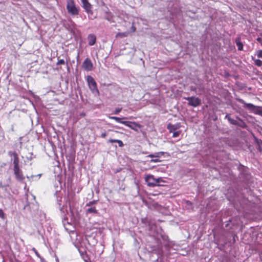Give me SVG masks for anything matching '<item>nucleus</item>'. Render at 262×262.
<instances>
[{
    "mask_svg": "<svg viewBox=\"0 0 262 262\" xmlns=\"http://www.w3.org/2000/svg\"><path fill=\"white\" fill-rule=\"evenodd\" d=\"M105 136H106V134L105 133H102L101 134V137H102L104 138Z\"/></svg>",
    "mask_w": 262,
    "mask_h": 262,
    "instance_id": "nucleus-33",
    "label": "nucleus"
},
{
    "mask_svg": "<svg viewBox=\"0 0 262 262\" xmlns=\"http://www.w3.org/2000/svg\"><path fill=\"white\" fill-rule=\"evenodd\" d=\"M237 119L239 121H238V124H237V126H239L242 128H245L247 126L245 122L243 121L242 119H241L239 117H237Z\"/></svg>",
    "mask_w": 262,
    "mask_h": 262,
    "instance_id": "nucleus-19",
    "label": "nucleus"
},
{
    "mask_svg": "<svg viewBox=\"0 0 262 262\" xmlns=\"http://www.w3.org/2000/svg\"><path fill=\"white\" fill-rule=\"evenodd\" d=\"M151 161V162H155V163H156V162H159L160 161L159 160V159H152V160H151V161Z\"/></svg>",
    "mask_w": 262,
    "mask_h": 262,
    "instance_id": "nucleus-32",
    "label": "nucleus"
},
{
    "mask_svg": "<svg viewBox=\"0 0 262 262\" xmlns=\"http://www.w3.org/2000/svg\"><path fill=\"white\" fill-rule=\"evenodd\" d=\"M235 43L238 48V50L239 51H242L243 50V45L242 42L241 41L240 38H236L235 39Z\"/></svg>",
    "mask_w": 262,
    "mask_h": 262,
    "instance_id": "nucleus-15",
    "label": "nucleus"
},
{
    "mask_svg": "<svg viewBox=\"0 0 262 262\" xmlns=\"http://www.w3.org/2000/svg\"><path fill=\"white\" fill-rule=\"evenodd\" d=\"M256 40H257L258 42H259V43L261 44V45L262 46V38H261V37H258V38H257Z\"/></svg>",
    "mask_w": 262,
    "mask_h": 262,
    "instance_id": "nucleus-30",
    "label": "nucleus"
},
{
    "mask_svg": "<svg viewBox=\"0 0 262 262\" xmlns=\"http://www.w3.org/2000/svg\"><path fill=\"white\" fill-rule=\"evenodd\" d=\"M83 8L87 12H89L91 10V6L88 0H81Z\"/></svg>",
    "mask_w": 262,
    "mask_h": 262,
    "instance_id": "nucleus-10",
    "label": "nucleus"
},
{
    "mask_svg": "<svg viewBox=\"0 0 262 262\" xmlns=\"http://www.w3.org/2000/svg\"><path fill=\"white\" fill-rule=\"evenodd\" d=\"M184 99L188 101V105L193 107H196L201 105V100L195 97H184Z\"/></svg>",
    "mask_w": 262,
    "mask_h": 262,
    "instance_id": "nucleus-3",
    "label": "nucleus"
},
{
    "mask_svg": "<svg viewBox=\"0 0 262 262\" xmlns=\"http://www.w3.org/2000/svg\"><path fill=\"white\" fill-rule=\"evenodd\" d=\"M128 34V32H120L118 33L117 34V36L120 37H126Z\"/></svg>",
    "mask_w": 262,
    "mask_h": 262,
    "instance_id": "nucleus-22",
    "label": "nucleus"
},
{
    "mask_svg": "<svg viewBox=\"0 0 262 262\" xmlns=\"http://www.w3.org/2000/svg\"><path fill=\"white\" fill-rule=\"evenodd\" d=\"M91 237H90L89 239H88V241H89V242H90V241H91Z\"/></svg>",
    "mask_w": 262,
    "mask_h": 262,
    "instance_id": "nucleus-34",
    "label": "nucleus"
},
{
    "mask_svg": "<svg viewBox=\"0 0 262 262\" xmlns=\"http://www.w3.org/2000/svg\"><path fill=\"white\" fill-rule=\"evenodd\" d=\"M256 54L258 58H262V50L256 51Z\"/></svg>",
    "mask_w": 262,
    "mask_h": 262,
    "instance_id": "nucleus-24",
    "label": "nucleus"
},
{
    "mask_svg": "<svg viewBox=\"0 0 262 262\" xmlns=\"http://www.w3.org/2000/svg\"><path fill=\"white\" fill-rule=\"evenodd\" d=\"M9 155L14 158L13 164L14 169L19 168V159L16 152H10Z\"/></svg>",
    "mask_w": 262,
    "mask_h": 262,
    "instance_id": "nucleus-8",
    "label": "nucleus"
},
{
    "mask_svg": "<svg viewBox=\"0 0 262 262\" xmlns=\"http://www.w3.org/2000/svg\"><path fill=\"white\" fill-rule=\"evenodd\" d=\"M122 110L121 107H118L115 109L114 114H118Z\"/></svg>",
    "mask_w": 262,
    "mask_h": 262,
    "instance_id": "nucleus-26",
    "label": "nucleus"
},
{
    "mask_svg": "<svg viewBox=\"0 0 262 262\" xmlns=\"http://www.w3.org/2000/svg\"><path fill=\"white\" fill-rule=\"evenodd\" d=\"M88 41L89 45H93L96 41V37L94 35H89L88 36Z\"/></svg>",
    "mask_w": 262,
    "mask_h": 262,
    "instance_id": "nucleus-14",
    "label": "nucleus"
},
{
    "mask_svg": "<svg viewBox=\"0 0 262 262\" xmlns=\"http://www.w3.org/2000/svg\"><path fill=\"white\" fill-rule=\"evenodd\" d=\"M104 17L106 19L108 20L109 21L111 22L113 21V15L112 14L111 12L110 11H106L104 12Z\"/></svg>",
    "mask_w": 262,
    "mask_h": 262,
    "instance_id": "nucleus-13",
    "label": "nucleus"
},
{
    "mask_svg": "<svg viewBox=\"0 0 262 262\" xmlns=\"http://www.w3.org/2000/svg\"><path fill=\"white\" fill-rule=\"evenodd\" d=\"M123 124L135 131H138V128L142 127L141 125L136 122L126 121V122H123Z\"/></svg>",
    "mask_w": 262,
    "mask_h": 262,
    "instance_id": "nucleus-5",
    "label": "nucleus"
},
{
    "mask_svg": "<svg viewBox=\"0 0 262 262\" xmlns=\"http://www.w3.org/2000/svg\"><path fill=\"white\" fill-rule=\"evenodd\" d=\"M82 68L86 71H91L92 70L93 65L91 61L86 58L82 64Z\"/></svg>",
    "mask_w": 262,
    "mask_h": 262,
    "instance_id": "nucleus-7",
    "label": "nucleus"
},
{
    "mask_svg": "<svg viewBox=\"0 0 262 262\" xmlns=\"http://www.w3.org/2000/svg\"><path fill=\"white\" fill-rule=\"evenodd\" d=\"M87 81L89 86L92 92H98L97 83L92 76H88L87 77Z\"/></svg>",
    "mask_w": 262,
    "mask_h": 262,
    "instance_id": "nucleus-4",
    "label": "nucleus"
},
{
    "mask_svg": "<svg viewBox=\"0 0 262 262\" xmlns=\"http://www.w3.org/2000/svg\"><path fill=\"white\" fill-rule=\"evenodd\" d=\"M111 119L114 120L117 122L120 123L121 124H123V122H126L125 121H122V119H126L127 118L126 117H123V118H119L118 117H110Z\"/></svg>",
    "mask_w": 262,
    "mask_h": 262,
    "instance_id": "nucleus-16",
    "label": "nucleus"
},
{
    "mask_svg": "<svg viewBox=\"0 0 262 262\" xmlns=\"http://www.w3.org/2000/svg\"><path fill=\"white\" fill-rule=\"evenodd\" d=\"M181 133V132L180 130L177 131V132H173V135H172V137L176 138V137L179 136Z\"/></svg>",
    "mask_w": 262,
    "mask_h": 262,
    "instance_id": "nucleus-25",
    "label": "nucleus"
},
{
    "mask_svg": "<svg viewBox=\"0 0 262 262\" xmlns=\"http://www.w3.org/2000/svg\"><path fill=\"white\" fill-rule=\"evenodd\" d=\"M167 128L169 130V132L172 133L179 128V126L178 125H173L171 123H169L167 125Z\"/></svg>",
    "mask_w": 262,
    "mask_h": 262,
    "instance_id": "nucleus-11",
    "label": "nucleus"
},
{
    "mask_svg": "<svg viewBox=\"0 0 262 262\" xmlns=\"http://www.w3.org/2000/svg\"><path fill=\"white\" fill-rule=\"evenodd\" d=\"M86 213L88 214L93 213L96 214L97 213V211L95 207H90L87 209Z\"/></svg>",
    "mask_w": 262,
    "mask_h": 262,
    "instance_id": "nucleus-17",
    "label": "nucleus"
},
{
    "mask_svg": "<svg viewBox=\"0 0 262 262\" xmlns=\"http://www.w3.org/2000/svg\"><path fill=\"white\" fill-rule=\"evenodd\" d=\"M164 155V152L161 151L155 153V154H150L148 156V157L151 158H160Z\"/></svg>",
    "mask_w": 262,
    "mask_h": 262,
    "instance_id": "nucleus-18",
    "label": "nucleus"
},
{
    "mask_svg": "<svg viewBox=\"0 0 262 262\" xmlns=\"http://www.w3.org/2000/svg\"><path fill=\"white\" fill-rule=\"evenodd\" d=\"M14 172L16 178L18 181H21L24 179L22 171L19 169V168L14 169Z\"/></svg>",
    "mask_w": 262,
    "mask_h": 262,
    "instance_id": "nucleus-9",
    "label": "nucleus"
},
{
    "mask_svg": "<svg viewBox=\"0 0 262 262\" xmlns=\"http://www.w3.org/2000/svg\"><path fill=\"white\" fill-rule=\"evenodd\" d=\"M236 100L238 102L243 104L244 107L252 111L255 114L262 116V106H255L252 103H247L241 98H237Z\"/></svg>",
    "mask_w": 262,
    "mask_h": 262,
    "instance_id": "nucleus-1",
    "label": "nucleus"
},
{
    "mask_svg": "<svg viewBox=\"0 0 262 262\" xmlns=\"http://www.w3.org/2000/svg\"><path fill=\"white\" fill-rule=\"evenodd\" d=\"M130 30L132 32H135L136 31V28L134 25L132 26Z\"/></svg>",
    "mask_w": 262,
    "mask_h": 262,
    "instance_id": "nucleus-29",
    "label": "nucleus"
},
{
    "mask_svg": "<svg viewBox=\"0 0 262 262\" xmlns=\"http://www.w3.org/2000/svg\"><path fill=\"white\" fill-rule=\"evenodd\" d=\"M5 214L2 209H0V217L2 219L5 218Z\"/></svg>",
    "mask_w": 262,
    "mask_h": 262,
    "instance_id": "nucleus-27",
    "label": "nucleus"
},
{
    "mask_svg": "<svg viewBox=\"0 0 262 262\" xmlns=\"http://www.w3.org/2000/svg\"><path fill=\"white\" fill-rule=\"evenodd\" d=\"M252 59L254 60V62L255 65L257 67H261L262 66V61L259 59H254L252 57Z\"/></svg>",
    "mask_w": 262,
    "mask_h": 262,
    "instance_id": "nucleus-21",
    "label": "nucleus"
},
{
    "mask_svg": "<svg viewBox=\"0 0 262 262\" xmlns=\"http://www.w3.org/2000/svg\"><path fill=\"white\" fill-rule=\"evenodd\" d=\"M225 118L227 119L231 124L237 125L238 124V121L232 119L230 114H227L225 116Z\"/></svg>",
    "mask_w": 262,
    "mask_h": 262,
    "instance_id": "nucleus-12",
    "label": "nucleus"
},
{
    "mask_svg": "<svg viewBox=\"0 0 262 262\" xmlns=\"http://www.w3.org/2000/svg\"><path fill=\"white\" fill-rule=\"evenodd\" d=\"M145 181L147 182V185L148 186H156V178L154 177L153 175H147L145 178Z\"/></svg>",
    "mask_w": 262,
    "mask_h": 262,
    "instance_id": "nucleus-6",
    "label": "nucleus"
},
{
    "mask_svg": "<svg viewBox=\"0 0 262 262\" xmlns=\"http://www.w3.org/2000/svg\"><path fill=\"white\" fill-rule=\"evenodd\" d=\"M64 63H65V61L63 59H60L57 62V65L64 64Z\"/></svg>",
    "mask_w": 262,
    "mask_h": 262,
    "instance_id": "nucleus-28",
    "label": "nucleus"
},
{
    "mask_svg": "<svg viewBox=\"0 0 262 262\" xmlns=\"http://www.w3.org/2000/svg\"><path fill=\"white\" fill-rule=\"evenodd\" d=\"M109 142L111 143H118L120 147H123L124 145L122 141L118 139H110Z\"/></svg>",
    "mask_w": 262,
    "mask_h": 262,
    "instance_id": "nucleus-20",
    "label": "nucleus"
},
{
    "mask_svg": "<svg viewBox=\"0 0 262 262\" xmlns=\"http://www.w3.org/2000/svg\"><path fill=\"white\" fill-rule=\"evenodd\" d=\"M33 250L35 252V253L36 255L37 256V257H40L39 254L37 252V251L36 250V249L35 248H33Z\"/></svg>",
    "mask_w": 262,
    "mask_h": 262,
    "instance_id": "nucleus-31",
    "label": "nucleus"
},
{
    "mask_svg": "<svg viewBox=\"0 0 262 262\" xmlns=\"http://www.w3.org/2000/svg\"><path fill=\"white\" fill-rule=\"evenodd\" d=\"M67 9L68 12L72 15L79 14V8L76 6L74 0H67Z\"/></svg>",
    "mask_w": 262,
    "mask_h": 262,
    "instance_id": "nucleus-2",
    "label": "nucleus"
},
{
    "mask_svg": "<svg viewBox=\"0 0 262 262\" xmlns=\"http://www.w3.org/2000/svg\"><path fill=\"white\" fill-rule=\"evenodd\" d=\"M164 181L163 180L162 178H156V186H159L158 184L159 183L163 182Z\"/></svg>",
    "mask_w": 262,
    "mask_h": 262,
    "instance_id": "nucleus-23",
    "label": "nucleus"
}]
</instances>
